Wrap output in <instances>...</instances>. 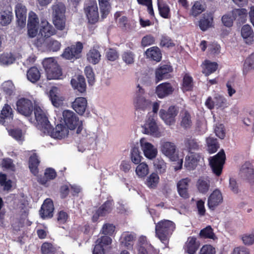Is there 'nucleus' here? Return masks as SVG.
<instances>
[{"label": "nucleus", "instance_id": "nucleus-35", "mask_svg": "<svg viewBox=\"0 0 254 254\" xmlns=\"http://www.w3.org/2000/svg\"><path fill=\"white\" fill-rule=\"evenodd\" d=\"M145 54L147 58L156 62H160L162 58L161 51L157 47H152L148 49L145 52Z\"/></svg>", "mask_w": 254, "mask_h": 254}, {"label": "nucleus", "instance_id": "nucleus-63", "mask_svg": "<svg viewBox=\"0 0 254 254\" xmlns=\"http://www.w3.org/2000/svg\"><path fill=\"white\" fill-rule=\"evenodd\" d=\"M105 56L108 61L114 62L119 58V54L116 49L110 48L106 52Z\"/></svg>", "mask_w": 254, "mask_h": 254}, {"label": "nucleus", "instance_id": "nucleus-32", "mask_svg": "<svg viewBox=\"0 0 254 254\" xmlns=\"http://www.w3.org/2000/svg\"><path fill=\"white\" fill-rule=\"evenodd\" d=\"M102 19L106 18L110 13L112 5L110 0H98Z\"/></svg>", "mask_w": 254, "mask_h": 254}, {"label": "nucleus", "instance_id": "nucleus-29", "mask_svg": "<svg viewBox=\"0 0 254 254\" xmlns=\"http://www.w3.org/2000/svg\"><path fill=\"white\" fill-rule=\"evenodd\" d=\"M70 83L72 87L74 89H77L79 93H83L86 92L85 79L83 75H78L77 79L72 78Z\"/></svg>", "mask_w": 254, "mask_h": 254}, {"label": "nucleus", "instance_id": "nucleus-42", "mask_svg": "<svg viewBox=\"0 0 254 254\" xmlns=\"http://www.w3.org/2000/svg\"><path fill=\"white\" fill-rule=\"evenodd\" d=\"M181 126L185 129L190 128L192 126L191 117L190 113L187 110L181 113Z\"/></svg>", "mask_w": 254, "mask_h": 254}, {"label": "nucleus", "instance_id": "nucleus-44", "mask_svg": "<svg viewBox=\"0 0 254 254\" xmlns=\"http://www.w3.org/2000/svg\"><path fill=\"white\" fill-rule=\"evenodd\" d=\"M207 150L210 154L216 152L219 148V144L217 139L213 137L209 136L206 138Z\"/></svg>", "mask_w": 254, "mask_h": 254}, {"label": "nucleus", "instance_id": "nucleus-39", "mask_svg": "<svg viewBox=\"0 0 254 254\" xmlns=\"http://www.w3.org/2000/svg\"><path fill=\"white\" fill-rule=\"evenodd\" d=\"M196 187L199 192L206 193L210 187V181L208 178L200 177L197 181Z\"/></svg>", "mask_w": 254, "mask_h": 254}, {"label": "nucleus", "instance_id": "nucleus-51", "mask_svg": "<svg viewBox=\"0 0 254 254\" xmlns=\"http://www.w3.org/2000/svg\"><path fill=\"white\" fill-rule=\"evenodd\" d=\"M15 60L11 53H3L0 55V64L9 65L13 64Z\"/></svg>", "mask_w": 254, "mask_h": 254}, {"label": "nucleus", "instance_id": "nucleus-12", "mask_svg": "<svg viewBox=\"0 0 254 254\" xmlns=\"http://www.w3.org/2000/svg\"><path fill=\"white\" fill-rule=\"evenodd\" d=\"M142 127L144 129V133L145 134L157 135L159 133V128L154 115L148 114L147 119Z\"/></svg>", "mask_w": 254, "mask_h": 254}, {"label": "nucleus", "instance_id": "nucleus-46", "mask_svg": "<svg viewBox=\"0 0 254 254\" xmlns=\"http://www.w3.org/2000/svg\"><path fill=\"white\" fill-rule=\"evenodd\" d=\"M159 182V177L156 173H151L147 178L145 184L150 189H155Z\"/></svg>", "mask_w": 254, "mask_h": 254}, {"label": "nucleus", "instance_id": "nucleus-31", "mask_svg": "<svg viewBox=\"0 0 254 254\" xmlns=\"http://www.w3.org/2000/svg\"><path fill=\"white\" fill-rule=\"evenodd\" d=\"M201 66L202 73L204 74L205 75L208 76L217 69L218 64L216 62L205 60L203 62Z\"/></svg>", "mask_w": 254, "mask_h": 254}, {"label": "nucleus", "instance_id": "nucleus-34", "mask_svg": "<svg viewBox=\"0 0 254 254\" xmlns=\"http://www.w3.org/2000/svg\"><path fill=\"white\" fill-rule=\"evenodd\" d=\"M88 62L93 64H98L101 58L100 52L94 48L91 49L86 55Z\"/></svg>", "mask_w": 254, "mask_h": 254}, {"label": "nucleus", "instance_id": "nucleus-26", "mask_svg": "<svg viewBox=\"0 0 254 254\" xmlns=\"http://www.w3.org/2000/svg\"><path fill=\"white\" fill-rule=\"evenodd\" d=\"M87 107V100L86 98L83 97H77L72 103L73 109L79 115H83Z\"/></svg>", "mask_w": 254, "mask_h": 254}, {"label": "nucleus", "instance_id": "nucleus-14", "mask_svg": "<svg viewBox=\"0 0 254 254\" xmlns=\"http://www.w3.org/2000/svg\"><path fill=\"white\" fill-rule=\"evenodd\" d=\"M175 90L171 83L165 82L159 84L156 87L155 94L160 99H163L172 95Z\"/></svg>", "mask_w": 254, "mask_h": 254}, {"label": "nucleus", "instance_id": "nucleus-64", "mask_svg": "<svg viewBox=\"0 0 254 254\" xmlns=\"http://www.w3.org/2000/svg\"><path fill=\"white\" fill-rule=\"evenodd\" d=\"M216 250L214 247L210 245H204L200 249L198 254H215Z\"/></svg>", "mask_w": 254, "mask_h": 254}, {"label": "nucleus", "instance_id": "nucleus-33", "mask_svg": "<svg viewBox=\"0 0 254 254\" xmlns=\"http://www.w3.org/2000/svg\"><path fill=\"white\" fill-rule=\"evenodd\" d=\"M136 235L135 234L126 232L122 235L121 242L124 246L129 249L132 247Z\"/></svg>", "mask_w": 254, "mask_h": 254}, {"label": "nucleus", "instance_id": "nucleus-59", "mask_svg": "<svg viewBox=\"0 0 254 254\" xmlns=\"http://www.w3.org/2000/svg\"><path fill=\"white\" fill-rule=\"evenodd\" d=\"M204 10V8L201 3L198 1H196L194 2V4L192 6L190 12L191 15L193 16L196 17Z\"/></svg>", "mask_w": 254, "mask_h": 254}, {"label": "nucleus", "instance_id": "nucleus-58", "mask_svg": "<svg viewBox=\"0 0 254 254\" xmlns=\"http://www.w3.org/2000/svg\"><path fill=\"white\" fill-rule=\"evenodd\" d=\"M243 244L246 246H252L254 244V229L251 234L246 233L241 236Z\"/></svg>", "mask_w": 254, "mask_h": 254}, {"label": "nucleus", "instance_id": "nucleus-23", "mask_svg": "<svg viewBox=\"0 0 254 254\" xmlns=\"http://www.w3.org/2000/svg\"><path fill=\"white\" fill-rule=\"evenodd\" d=\"M223 201V197L221 191L215 190L208 198V206L209 209L214 210L215 208Z\"/></svg>", "mask_w": 254, "mask_h": 254}, {"label": "nucleus", "instance_id": "nucleus-37", "mask_svg": "<svg viewBox=\"0 0 254 254\" xmlns=\"http://www.w3.org/2000/svg\"><path fill=\"white\" fill-rule=\"evenodd\" d=\"M158 9L160 15L163 18L170 19L171 13L169 6L163 1H158Z\"/></svg>", "mask_w": 254, "mask_h": 254}, {"label": "nucleus", "instance_id": "nucleus-13", "mask_svg": "<svg viewBox=\"0 0 254 254\" xmlns=\"http://www.w3.org/2000/svg\"><path fill=\"white\" fill-rule=\"evenodd\" d=\"M173 70L171 65L168 64L161 65L158 66L155 71L156 83L164 79H167L171 77L170 73Z\"/></svg>", "mask_w": 254, "mask_h": 254}, {"label": "nucleus", "instance_id": "nucleus-40", "mask_svg": "<svg viewBox=\"0 0 254 254\" xmlns=\"http://www.w3.org/2000/svg\"><path fill=\"white\" fill-rule=\"evenodd\" d=\"M41 77L39 70L36 66L30 68L27 72V77L28 80L32 83H36Z\"/></svg>", "mask_w": 254, "mask_h": 254}, {"label": "nucleus", "instance_id": "nucleus-55", "mask_svg": "<svg viewBox=\"0 0 254 254\" xmlns=\"http://www.w3.org/2000/svg\"><path fill=\"white\" fill-rule=\"evenodd\" d=\"M14 88L13 83L10 80L4 82L1 85L3 92L8 96H10L13 94Z\"/></svg>", "mask_w": 254, "mask_h": 254}, {"label": "nucleus", "instance_id": "nucleus-57", "mask_svg": "<svg viewBox=\"0 0 254 254\" xmlns=\"http://www.w3.org/2000/svg\"><path fill=\"white\" fill-rule=\"evenodd\" d=\"M58 64L57 62L53 58H45L42 62L43 66L46 72L52 69Z\"/></svg>", "mask_w": 254, "mask_h": 254}, {"label": "nucleus", "instance_id": "nucleus-36", "mask_svg": "<svg viewBox=\"0 0 254 254\" xmlns=\"http://www.w3.org/2000/svg\"><path fill=\"white\" fill-rule=\"evenodd\" d=\"M40 164V160L38 159L36 153H33L30 156L29 159V168L31 172L35 176L38 173V166Z\"/></svg>", "mask_w": 254, "mask_h": 254}, {"label": "nucleus", "instance_id": "nucleus-8", "mask_svg": "<svg viewBox=\"0 0 254 254\" xmlns=\"http://www.w3.org/2000/svg\"><path fill=\"white\" fill-rule=\"evenodd\" d=\"M137 254H159V250L155 249L147 240L145 236L139 238L136 246Z\"/></svg>", "mask_w": 254, "mask_h": 254}, {"label": "nucleus", "instance_id": "nucleus-47", "mask_svg": "<svg viewBox=\"0 0 254 254\" xmlns=\"http://www.w3.org/2000/svg\"><path fill=\"white\" fill-rule=\"evenodd\" d=\"M252 69H254V52L245 60L243 64V74H247Z\"/></svg>", "mask_w": 254, "mask_h": 254}, {"label": "nucleus", "instance_id": "nucleus-30", "mask_svg": "<svg viewBox=\"0 0 254 254\" xmlns=\"http://www.w3.org/2000/svg\"><path fill=\"white\" fill-rule=\"evenodd\" d=\"M133 105L136 110L145 111L150 107L151 101L142 96L137 95L133 101Z\"/></svg>", "mask_w": 254, "mask_h": 254}, {"label": "nucleus", "instance_id": "nucleus-28", "mask_svg": "<svg viewBox=\"0 0 254 254\" xmlns=\"http://www.w3.org/2000/svg\"><path fill=\"white\" fill-rule=\"evenodd\" d=\"M200 159V155L198 153L192 154L187 156L185 159V167L188 170H193L197 166Z\"/></svg>", "mask_w": 254, "mask_h": 254}, {"label": "nucleus", "instance_id": "nucleus-61", "mask_svg": "<svg viewBox=\"0 0 254 254\" xmlns=\"http://www.w3.org/2000/svg\"><path fill=\"white\" fill-rule=\"evenodd\" d=\"M235 20L233 16V12L224 15L221 18V21L223 25L227 27H231L233 25V21Z\"/></svg>", "mask_w": 254, "mask_h": 254}, {"label": "nucleus", "instance_id": "nucleus-4", "mask_svg": "<svg viewBox=\"0 0 254 254\" xmlns=\"http://www.w3.org/2000/svg\"><path fill=\"white\" fill-rule=\"evenodd\" d=\"M63 120L66 127L70 130L77 128L76 133H81L83 129L82 121H79L77 116L72 111L64 110L63 112Z\"/></svg>", "mask_w": 254, "mask_h": 254}, {"label": "nucleus", "instance_id": "nucleus-27", "mask_svg": "<svg viewBox=\"0 0 254 254\" xmlns=\"http://www.w3.org/2000/svg\"><path fill=\"white\" fill-rule=\"evenodd\" d=\"M56 31L53 26L46 20H42L39 34L44 38H48L55 34Z\"/></svg>", "mask_w": 254, "mask_h": 254}, {"label": "nucleus", "instance_id": "nucleus-10", "mask_svg": "<svg viewBox=\"0 0 254 254\" xmlns=\"http://www.w3.org/2000/svg\"><path fill=\"white\" fill-rule=\"evenodd\" d=\"M17 110L21 114L25 116H30L33 111L34 112L35 108H33V103L31 100L22 98L19 99L16 102Z\"/></svg>", "mask_w": 254, "mask_h": 254}, {"label": "nucleus", "instance_id": "nucleus-50", "mask_svg": "<svg viewBox=\"0 0 254 254\" xmlns=\"http://www.w3.org/2000/svg\"><path fill=\"white\" fill-rule=\"evenodd\" d=\"M58 89L57 87L52 88L49 92V96L53 105L55 107H59L61 104L60 97L58 95Z\"/></svg>", "mask_w": 254, "mask_h": 254}, {"label": "nucleus", "instance_id": "nucleus-9", "mask_svg": "<svg viewBox=\"0 0 254 254\" xmlns=\"http://www.w3.org/2000/svg\"><path fill=\"white\" fill-rule=\"evenodd\" d=\"M114 203L113 200H107L95 212L92 217L93 222H97L100 217H104L111 213Z\"/></svg>", "mask_w": 254, "mask_h": 254}, {"label": "nucleus", "instance_id": "nucleus-45", "mask_svg": "<svg viewBox=\"0 0 254 254\" xmlns=\"http://www.w3.org/2000/svg\"><path fill=\"white\" fill-rule=\"evenodd\" d=\"M46 73L49 80L60 79L62 75V69L58 64L52 69L46 71Z\"/></svg>", "mask_w": 254, "mask_h": 254}, {"label": "nucleus", "instance_id": "nucleus-52", "mask_svg": "<svg viewBox=\"0 0 254 254\" xmlns=\"http://www.w3.org/2000/svg\"><path fill=\"white\" fill-rule=\"evenodd\" d=\"M45 178L41 179L42 184H45L48 181L53 180L57 177L55 170L51 168H47L44 173Z\"/></svg>", "mask_w": 254, "mask_h": 254}, {"label": "nucleus", "instance_id": "nucleus-25", "mask_svg": "<svg viewBox=\"0 0 254 254\" xmlns=\"http://www.w3.org/2000/svg\"><path fill=\"white\" fill-rule=\"evenodd\" d=\"M184 144L185 149L190 153L198 151L201 146L200 142L190 136H188L185 138Z\"/></svg>", "mask_w": 254, "mask_h": 254}, {"label": "nucleus", "instance_id": "nucleus-17", "mask_svg": "<svg viewBox=\"0 0 254 254\" xmlns=\"http://www.w3.org/2000/svg\"><path fill=\"white\" fill-rule=\"evenodd\" d=\"M54 206L53 201L50 198H47L44 201L39 211L41 217L44 219L51 218L53 216Z\"/></svg>", "mask_w": 254, "mask_h": 254}, {"label": "nucleus", "instance_id": "nucleus-6", "mask_svg": "<svg viewBox=\"0 0 254 254\" xmlns=\"http://www.w3.org/2000/svg\"><path fill=\"white\" fill-rule=\"evenodd\" d=\"M225 159V153L223 149L209 159L210 167L214 174L217 176L221 174Z\"/></svg>", "mask_w": 254, "mask_h": 254}, {"label": "nucleus", "instance_id": "nucleus-20", "mask_svg": "<svg viewBox=\"0 0 254 254\" xmlns=\"http://www.w3.org/2000/svg\"><path fill=\"white\" fill-rule=\"evenodd\" d=\"M140 143L144 155L146 158L152 159L156 157L158 152L157 149L151 143L146 142L144 138L140 139Z\"/></svg>", "mask_w": 254, "mask_h": 254}, {"label": "nucleus", "instance_id": "nucleus-2", "mask_svg": "<svg viewBox=\"0 0 254 254\" xmlns=\"http://www.w3.org/2000/svg\"><path fill=\"white\" fill-rule=\"evenodd\" d=\"M175 228L176 225L173 221L166 219L162 220L156 224V237L167 246Z\"/></svg>", "mask_w": 254, "mask_h": 254}, {"label": "nucleus", "instance_id": "nucleus-15", "mask_svg": "<svg viewBox=\"0 0 254 254\" xmlns=\"http://www.w3.org/2000/svg\"><path fill=\"white\" fill-rule=\"evenodd\" d=\"M111 238L108 236H103L95 242L93 254H105V249L112 243Z\"/></svg>", "mask_w": 254, "mask_h": 254}, {"label": "nucleus", "instance_id": "nucleus-16", "mask_svg": "<svg viewBox=\"0 0 254 254\" xmlns=\"http://www.w3.org/2000/svg\"><path fill=\"white\" fill-rule=\"evenodd\" d=\"M200 243L194 236L189 237L183 246L184 252L187 254H195L199 248Z\"/></svg>", "mask_w": 254, "mask_h": 254}, {"label": "nucleus", "instance_id": "nucleus-38", "mask_svg": "<svg viewBox=\"0 0 254 254\" xmlns=\"http://www.w3.org/2000/svg\"><path fill=\"white\" fill-rule=\"evenodd\" d=\"M242 37L246 40V42L251 43L253 41L254 32L251 26L248 24L243 26L241 30Z\"/></svg>", "mask_w": 254, "mask_h": 254}, {"label": "nucleus", "instance_id": "nucleus-1", "mask_svg": "<svg viewBox=\"0 0 254 254\" xmlns=\"http://www.w3.org/2000/svg\"><path fill=\"white\" fill-rule=\"evenodd\" d=\"M34 115L37 128L44 134H50L52 137L59 139L65 138L68 134V128L64 125L58 124L54 128L45 113L40 107L35 108Z\"/></svg>", "mask_w": 254, "mask_h": 254}, {"label": "nucleus", "instance_id": "nucleus-3", "mask_svg": "<svg viewBox=\"0 0 254 254\" xmlns=\"http://www.w3.org/2000/svg\"><path fill=\"white\" fill-rule=\"evenodd\" d=\"M53 23L58 30H62L65 26V6L62 2L55 4L52 6Z\"/></svg>", "mask_w": 254, "mask_h": 254}, {"label": "nucleus", "instance_id": "nucleus-56", "mask_svg": "<svg viewBox=\"0 0 254 254\" xmlns=\"http://www.w3.org/2000/svg\"><path fill=\"white\" fill-rule=\"evenodd\" d=\"M130 158L132 162L135 164H138L140 162L142 157L138 147H133L131 149Z\"/></svg>", "mask_w": 254, "mask_h": 254}, {"label": "nucleus", "instance_id": "nucleus-53", "mask_svg": "<svg viewBox=\"0 0 254 254\" xmlns=\"http://www.w3.org/2000/svg\"><path fill=\"white\" fill-rule=\"evenodd\" d=\"M135 172L139 177H144L148 174V166L145 163H139L136 167Z\"/></svg>", "mask_w": 254, "mask_h": 254}, {"label": "nucleus", "instance_id": "nucleus-41", "mask_svg": "<svg viewBox=\"0 0 254 254\" xmlns=\"http://www.w3.org/2000/svg\"><path fill=\"white\" fill-rule=\"evenodd\" d=\"M233 16L235 20L241 23H244L247 20V11L245 8L235 9L233 10Z\"/></svg>", "mask_w": 254, "mask_h": 254}, {"label": "nucleus", "instance_id": "nucleus-7", "mask_svg": "<svg viewBox=\"0 0 254 254\" xmlns=\"http://www.w3.org/2000/svg\"><path fill=\"white\" fill-rule=\"evenodd\" d=\"M83 49L82 43L80 42H77L75 44L66 47L64 50L62 56L63 58L68 60L78 59L81 56V54Z\"/></svg>", "mask_w": 254, "mask_h": 254}, {"label": "nucleus", "instance_id": "nucleus-43", "mask_svg": "<svg viewBox=\"0 0 254 254\" xmlns=\"http://www.w3.org/2000/svg\"><path fill=\"white\" fill-rule=\"evenodd\" d=\"M193 87V79L191 76L186 74L183 79L182 89L184 92L191 91Z\"/></svg>", "mask_w": 254, "mask_h": 254}, {"label": "nucleus", "instance_id": "nucleus-24", "mask_svg": "<svg viewBox=\"0 0 254 254\" xmlns=\"http://www.w3.org/2000/svg\"><path fill=\"white\" fill-rule=\"evenodd\" d=\"M213 14L211 12H205L202 14L199 20L200 29L205 31L213 26Z\"/></svg>", "mask_w": 254, "mask_h": 254}, {"label": "nucleus", "instance_id": "nucleus-62", "mask_svg": "<svg viewBox=\"0 0 254 254\" xmlns=\"http://www.w3.org/2000/svg\"><path fill=\"white\" fill-rule=\"evenodd\" d=\"M8 134L15 140H21L22 138V130L19 128H13L8 129Z\"/></svg>", "mask_w": 254, "mask_h": 254}, {"label": "nucleus", "instance_id": "nucleus-60", "mask_svg": "<svg viewBox=\"0 0 254 254\" xmlns=\"http://www.w3.org/2000/svg\"><path fill=\"white\" fill-rule=\"evenodd\" d=\"M56 251V248L50 243H44L41 246L42 254H54Z\"/></svg>", "mask_w": 254, "mask_h": 254}, {"label": "nucleus", "instance_id": "nucleus-5", "mask_svg": "<svg viewBox=\"0 0 254 254\" xmlns=\"http://www.w3.org/2000/svg\"><path fill=\"white\" fill-rule=\"evenodd\" d=\"M84 12L88 22L95 24L99 21V15L97 2L95 0H89L84 4Z\"/></svg>", "mask_w": 254, "mask_h": 254}, {"label": "nucleus", "instance_id": "nucleus-11", "mask_svg": "<svg viewBox=\"0 0 254 254\" xmlns=\"http://www.w3.org/2000/svg\"><path fill=\"white\" fill-rule=\"evenodd\" d=\"M178 110L175 106H171L167 111L161 109L159 111L160 117L166 124L171 125L175 122V118L178 115Z\"/></svg>", "mask_w": 254, "mask_h": 254}, {"label": "nucleus", "instance_id": "nucleus-22", "mask_svg": "<svg viewBox=\"0 0 254 254\" xmlns=\"http://www.w3.org/2000/svg\"><path fill=\"white\" fill-rule=\"evenodd\" d=\"M161 150L165 156L172 160H176L177 158L175 155L176 146L174 143L169 141L162 143Z\"/></svg>", "mask_w": 254, "mask_h": 254}, {"label": "nucleus", "instance_id": "nucleus-18", "mask_svg": "<svg viewBox=\"0 0 254 254\" xmlns=\"http://www.w3.org/2000/svg\"><path fill=\"white\" fill-rule=\"evenodd\" d=\"M15 12L18 25L21 28L25 26L27 17V9L21 3H17L15 6Z\"/></svg>", "mask_w": 254, "mask_h": 254}, {"label": "nucleus", "instance_id": "nucleus-49", "mask_svg": "<svg viewBox=\"0 0 254 254\" xmlns=\"http://www.w3.org/2000/svg\"><path fill=\"white\" fill-rule=\"evenodd\" d=\"M135 55L130 51H125L122 55V59L126 64L129 65L133 64L135 62Z\"/></svg>", "mask_w": 254, "mask_h": 254}, {"label": "nucleus", "instance_id": "nucleus-19", "mask_svg": "<svg viewBox=\"0 0 254 254\" xmlns=\"http://www.w3.org/2000/svg\"><path fill=\"white\" fill-rule=\"evenodd\" d=\"M13 111L10 105L5 104L0 113V124L6 126L13 119Z\"/></svg>", "mask_w": 254, "mask_h": 254}, {"label": "nucleus", "instance_id": "nucleus-54", "mask_svg": "<svg viewBox=\"0 0 254 254\" xmlns=\"http://www.w3.org/2000/svg\"><path fill=\"white\" fill-rule=\"evenodd\" d=\"M154 166L156 170L160 174L166 172V164L162 158H157L154 161Z\"/></svg>", "mask_w": 254, "mask_h": 254}, {"label": "nucleus", "instance_id": "nucleus-48", "mask_svg": "<svg viewBox=\"0 0 254 254\" xmlns=\"http://www.w3.org/2000/svg\"><path fill=\"white\" fill-rule=\"evenodd\" d=\"M199 236L202 238L210 239L213 240L217 239L213 230L210 226H207L205 228L200 230Z\"/></svg>", "mask_w": 254, "mask_h": 254}, {"label": "nucleus", "instance_id": "nucleus-21", "mask_svg": "<svg viewBox=\"0 0 254 254\" xmlns=\"http://www.w3.org/2000/svg\"><path fill=\"white\" fill-rule=\"evenodd\" d=\"M13 18L12 8L8 5L0 10V24L2 26L9 24Z\"/></svg>", "mask_w": 254, "mask_h": 254}]
</instances>
